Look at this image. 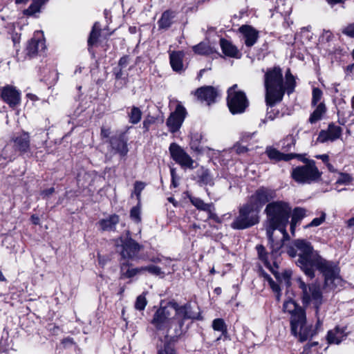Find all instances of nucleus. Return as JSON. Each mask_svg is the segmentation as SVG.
I'll return each mask as SVG.
<instances>
[{
	"mask_svg": "<svg viewBox=\"0 0 354 354\" xmlns=\"http://www.w3.org/2000/svg\"><path fill=\"white\" fill-rule=\"evenodd\" d=\"M218 93L217 90L212 86H202L195 91V95L201 102H205L210 105L215 102Z\"/></svg>",
	"mask_w": 354,
	"mask_h": 354,
	"instance_id": "18",
	"label": "nucleus"
},
{
	"mask_svg": "<svg viewBox=\"0 0 354 354\" xmlns=\"http://www.w3.org/2000/svg\"><path fill=\"white\" fill-rule=\"evenodd\" d=\"M316 106H317L315 109L310 114V118L308 119V122L310 124L316 123L317 122L322 120L323 115L325 114L326 111V107L324 102H320L319 104Z\"/></svg>",
	"mask_w": 354,
	"mask_h": 354,
	"instance_id": "31",
	"label": "nucleus"
},
{
	"mask_svg": "<svg viewBox=\"0 0 354 354\" xmlns=\"http://www.w3.org/2000/svg\"><path fill=\"white\" fill-rule=\"evenodd\" d=\"M186 115L185 108L180 103H178L175 111L170 114L166 122L170 132L176 133L180 129Z\"/></svg>",
	"mask_w": 354,
	"mask_h": 354,
	"instance_id": "14",
	"label": "nucleus"
},
{
	"mask_svg": "<svg viewBox=\"0 0 354 354\" xmlns=\"http://www.w3.org/2000/svg\"><path fill=\"white\" fill-rule=\"evenodd\" d=\"M129 62V58L127 55L122 57L119 62H118V66H117L119 68L124 69L127 66Z\"/></svg>",
	"mask_w": 354,
	"mask_h": 354,
	"instance_id": "53",
	"label": "nucleus"
},
{
	"mask_svg": "<svg viewBox=\"0 0 354 354\" xmlns=\"http://www.w3.org/2000/svg\"><path fill=\"white\" fill-rule=\"evenodd\" d=\"M306 215V210L302 207H295L293 209L292 218L294 221L300 222L303 218Z\"/></svg>",
	"mask_w": 354,
	"mask_h": 354,
	"instance_id": "40",
	"label": "nucleus"
},
{
	"mask_svg": "<svg viewBox=\"0 0 354 354\" xmlns=\"http://www.w3.org/2000/svg\"><path fill=\"white\" fill-rule=\"evenodd\" d=\"M44 50V34L42 30L35 31L32 37L27 42L25 48L26 57L30 59L37 57Z\"/></svg>",
	"mask_w": 354,
	"mask_h": 354,
	"instance_id": "13",
	"label": "nucleus"
},
{
	"mask_svg": "<svg viewBox=\"0 0 354 354\" xmlns=\"http://www.w3.org/2000/svg\"><path fill=\"white\" fill-rule=\"evenodd\" d=\"M44 5V0H32L30 6L24 10V15L28 17H37V15L41 12Z\"/></svg>",
	"mask_w": 354,
	"mask_h": 354,
	"instance_id": "30",
	"label": "nucleus"
},
{
	"mask_svg": "<svg viewBox=\"0 0 354 354\" xmlns=\"http://www.w3.org/2000/svg\"><path fill=\"white\" fill-rule=\"evenodd\" d=\"M326 218V214L324 212L322 213V215L319 218H315L309 224H308L305 227H317L320 225Z\"/></svg>",
	"mask_w": 354,
	"mask_h": 354,
	"instance_id": "49",
	"label": "nucleus"
},
{
	"mask_svg": "<svg viewBox=\"0 0 354 354\" xmlns=\"http://www.w3.org/2000/svg\"><path fill=\"white\" fill-rule=\"evenodd\" d=\"M342 133V129L334 124H329L326 130H322L317 138V142L325 143L330 141L333 142L340 138Z\"/></svg>",
	"mask_w": 354,
	"mask_h": 354,
	"instance_id": "16",
	"label": "nucleus"
},
{
	"mask_svg": "<svg viewBox=\"0 0 354 354\" xmlns=\"http://www.w3.org/2000/svg\"><path fill=\"white\" fill-rule=\"evenodd\" d=\"M212 326L214 330L221 332L223 336H227V327L224 319L221 318L214 319L212 322Z\"/></svg>",
	"mask_w": 354,
	"mask_h": 354,
	"instance_id": "36",
	"label": "nucleus"
},
{
	"mask_svg": "<svg viewBox=\"0 0 354 354\" xmlns=\"http://www.w3.org/2000/svg\"><path fill=\"white\" fill-rule=\"evenodd\" d=\"M214 207H209L208 211H205L208 214V218L213 219L216 222H220V220L218 217V216L214 212Z\"/></svg>",
	"mask_w": 354,
	"mask_h": 354,
	"instance_id": "54",
	"label": "nucleus"
},
{
	"mask_svg": "<svg viewBox=\"0 0 354 354\" xmlns=\"http://www.w3.org/2000/svg\"><path fill=\"white\" fill-rule=\"evenodd\" d=\"M140 273H142V267L132 268L130 264L124 262L120 265V277L122 279H131Z\"/></svg>",
	"mask_w": 354,
	"mask_h": 354,
	"instance_id": "26",
	"label": "nucleus"
},
{
	"mask_svg": "<svg viewBox=\"0 0 354 354\" xmlns=\"http://www.w3.org/2000/svg\"><path fill=\"white\" fill-rule=\"evenodd\" d=\"M315 158L322 160L325 164L329 160V156L327 154L317 155Z\"/></svg>",
	"mask_w": 354,
	"mask_h": 354,
	"instance_id": "61",
	"label": "nucleus"
},
{
	"mask_svg": "<svg viewBox=\"0 0 354 354\" xmlns=\"http://www.w3.org/2000/svg\"><path fill=\"white\" fill-rule=\"evenodd\" d=\"M147 271L151 274L158 276L162 274L160 268L154 265H150L148 266H142V272Z\"/></svg>",
	"mask_w": 354,
	"mask_h": 354,
	"instance_id": "44",
	"label": "nucleus"
},
{
	"mask_svg": "<svg viewBox=\"0 0 354 354\" xmlns=\"http://www.w3.org/2000/svg\"><path fill=\"white\" fill-rule=\"evenodd\" d=\"M254 133L244 132L241 134V142H247L250 139H251L253 136Z\"/></svg>",
	"mask_w": 354,
	"mask_h": 354,
	"instance_id": "58",
	"label": "nucleus"
},
{
	"mask_svg": "<svg viewBox=\"0 0 354 354\" xmlns=\"http://www.w3.org/2000/svg\"><path fill=\"white\" fill-rule=\"evenodd\" d=\"M277 194L274 189L261 187L250 197L248 203L260 212L261 207L271 200L275 198Z\"/></svg>",
	"mask_w": 354,
	"mask_h": 354,
	"instance_id": "10",
	"label": "nucleus"
},
{
	"mask_svg": "<svg viewBox=\"0 0 354 354\" xmlns=\"http://www.w3.org/2000/svg\"><path fill=\"white\" fill-rule=\"evenodd\" d=\"M184 53L182 51H174L169 55V61L172 69L177 72L181 73L184 71L183 60Z\"/></svg>",
	"mask_w": 354,
	"mask_h": 354,
	"instance_id": "24",
	"label": "nucleus"
},
{
	"mask_svg": "<svg viewBox=\"0 0 354 354\" xmlns=\"http://www.w3.org/2000/svg\"><path fill=\"white\" fill-rule=\"evenodd\" d=\"M113 73L115 77V87L121 89L125 86L128 82V75L124 73L123 69L115 67L113 68Z\"/></svg>",
	"mask_w": 354,
	"mask_h": 354,
	"instance_id": "29",
	"label": "nucleus"
},
{
	"mask_svg": "<svg viewBox=\"0 0 354 354\" xmlns=\"http://www.w3.org/2000/svg\"><path fill=\"white\" fill-rule=\"evenodd\" d=\"M298 156H296L295 158H298L299 160H301L302 162L304 163V165H308V161H314L313 160H310V159H308V158H304L302 155L301 154H297Z\"/></svg>",
	"mask_w": 354,
	"mask_h": 354,
	"instance_id": "64",
	"label": "nucleus"
},
{
	"mask_svg": "<svg viewBox=\"0 0 354 354\" xmlns=\"http://www.w3.org/2000/svg\"><path fill=\"white\" fill-rule=\"evenodd\" d=\"M256 249L258 252L259 258L263 262L264 265L267 268H270L271 266L268 261V253L266 252L265 248L262 245H257Z\"/></svg>",
	"mask_w": 354,
	"mask_h": 354,
	"instance_id": "39",
	"label": "nucleus"
},
{
	"mask_svg": "<svg viewBox=\"0 0 354 354\" xmlns=\"http://www.w3.org/2000/svg\"><path fill=\"white\" fill-rule=\"evenodd\" d=\"M169 151L171 158L182 167L194 169V160L191 156L178 144L172 142Z\"/></svg>",
	"mask_w": 354,
	"mask_h": 354,
	"instance_id": "12",
	"label": "nucleus"
},
{
	"mask_svg": "<svg viewBox=\"0 0 354 354\" xmlns=\"http://www.w3.org/2000/svg\"><path fill=\"white\" fill-rule=\"evenodd\" d=\"M342 33L349 37L354 38V22L347 25L342 30Z\"/></svg>",
	"mask_w": 354,
	"mask_h": 354,
	"instance_id": "51",
	"label": "nucleus"
},
{
	"mask_svg": "<svg viewBox=\"0 0 354 354\" xmlns=\"http://www.w3.org/2000/svg\"><path fill=\"white\" fill-rule=\"evenodd\" d=\"M156 122V118L151 115H147L143 122H142V128L144 129V132H148L151 126Z\"/></svg>",
	"mask_w": 354,
	"mask_h": 354,
	"instance_id": "46",
	"label": "nucleus"
},
{
	"mask_svg": "<svg viewBox=\"0 0 354 354\" xmlns=\"http://www.w3.org/2000/svg\"><path fill=\"white\" fill-rule=\"evenodd\" d=\"M270 286H271V288L272 289V290L275 292H279L280 291V287L273 280H270Z\"/></svg>",
	"mask_w": 354,
	"mask_h": 354,
	"instance_id": "60",
	"label": "nucleus"
},
{
	"mask_svg": "<svg viewBox=\"0 0 354 354\" xmlns=\"http://www.w3.org/2000/svg\"><path fill=\"white\" fill-rule=\"evenodd\" d=\"M201 139V136L196 133L193 136H192L191 141H190V147L191 149L197 152V153H201L203 149L202 147L200 145V142Z\"/></svg>",
	"mask_w": 354,
	"mask_h": 354,
	"instance_id": "38",
	"label": "nucleus"
},
{
	"mask_svg": "<svg viewBox=\"0 0 354 354\" xmlns=\"http://www.w3.org/2000/svg\"><path fill=\"white\" fill-rule=\"evenodd\" d=\"M290 212L291 207L289 204L282 201L270 202L266 207L265 213L267 216L266 224V235L272 255L278 253L282 246L281 242H275L274 240V232L278 229L283 234L284 238L288 236L286 227L288 223Z\"/></svg>",
	"mask_w": 354,
	"mask_h": 354,
	"instance_id": "4",
	"label": "nucleus"
},
{
	"mask_svg": "<svg viewBox=\"0 0 354 354\" xmlns=\"http://www.w3.org/2000/svg\"><path fill=\"white\" fill-rule=\"evenodd\" d=\"M346 337L344 328L335 327L333 330L328 331L327 339L330 344H339Z\"/></svg>",
	"mask_w": 354,
	"mask_h": 354,
	"instance_id": "25",
	"label": "nucleus"
},
{
	"mask_svg": "<svg viewBox=\"0 0 354 354\" xmlns=\"http://www.w3.org/2000/svg\"><path fill=\"white\" fill-rule=\"evenodd\" d=\"M198 177V183L201 186L207 185L212 186L214 185L213 178L208 169H203Z\"/></svg>",
	"mask_w": 354,
	"mask_h": 354,
	"instance_id": "35",
	"label": "nucleus"
},
{
	"mask_svg": "<svg viewBox=\"0 0 354 354\" xmlns=\"http://www.w3.org/2000/svg\"><path fill=\"white\" fill-rule=\"evenodd\" d=\"M323 37H324L327 41H330L332 40L333 35L329 30H324L323 32Z\"/></svg>",
	"mask_w": 354,
	"mask_h": 354,
	"instance_id": "59",
	"label": "nucleus"
},
{
	"mask_svg": "<svg viewBox=\"0 0 354 354\" xmlns=\"http://www.w3.org/2000/svg\"><path fill=\"white\" fill-rule=\"evenodd\" d=\"M199 313L194 312L190 302L179 305L174 300L166 306H160L153 314L151 324L157 331L167 337L174 330V337H179L185 333V321L198 319Z\"/></svg>",
	"mask_w": 354,
	"mask_h": 354,
	"instance_id": "2",
	"label": "nucleus"
},
{
	"mask_svg": "<svg viewBox=\"0 0 354 354\" xmlns=\"http://www.w3.org/2000/svg\"><path fill=\"white\" fill-rule=\"evenodd\" d=\"M237 84H234L227 90V104L232 114H241L245 112L249 105L245 93L237 90Z\"/></svg>",
	"mask_w": 354,
	"mask_h": 354,
	"instance_id": "8",
	"label": "nucleus"
},
{
	"mask_svg": "<svg viewBox=\"0 0 354 354\" xmlns=\"http://www.w3.org/2000/svg\"><path fill=\"white\" fill-rule=\"evenodd\" d=\"M111 135V129L109 127H102L100 136L102 138H108Z\"/></svg>",
	"mask_w": 354,
	"mask_h": 354,
	"instance_id": "55",
	"label": "nucleus"
},
{
	"mask_svg": "<svg viewBox=\"0 0 354 354\" xmlns=\"http://www.w3.org/2000/svg\"><path fill=\"white\" fill-rule=\"evenodd\" d=\"M120 221L119 216L117 214L110 215L106 218H103L97 223L102 231H115L117 224Z\"/></svg>",
	"mask_w": 354,
	"mask_h": 354,
	"instance_id": "23",
	"label": "nucleus"
},
{
	"mask_svg": "<svg viewBox=\"0 0 354 354\" xmlns=\"http://www.w3.org/2000/svg\"><path fill=\"white\" fill-rule=\"evenodd\" d=\"M109 142L111 150L113 151L115 153H118L122 157L127 154L129 151L127 140L125 139L123 133L111 136L109 138Z\"/></svg>",
	"mask_w": 354,
	"mask_h": 354,
	"instance_id": "17",
	"label": "nucleus"
},
{
	"mask_svg": "<svg viewBox=\"0 0 354 354\" xmlns=\"http://www.w3.org/2000/svg\"><path fill=\"white\" fill-rule=\"evenodd\" d=\"M100 32L101 28L99 24L97 22L95 23L88 39V46L89 47L93 46L97 42L98 38L100 36Z\"/></svg>",
	"mask_w": 354,
	"mask_h": 354,
	"instance_id": "33",
	"label": "nucleus"
},
{
	"mask_svg": "<svg viewBox=\"0 0 354 354\" xmlns=\"http://www.w3.org/2000/svg\"><path fill=\"white\" fill-rule=\"evenodd\" d=\"M191 203L198 210L201 211H208L209 207H213V203H206L200 198L189 196V197Z\"/></svg>",
	"mask_w": 354,
	"mask_h": 354,
	"instance_id": "34",
	"label": "nucleus"
},
{
	"mask_svg": "<svg viewBox=\"0 0 354 354\" xmlns=\"http://www.w3.org/2000/svg\"><path fill=\"white\" fill-rule=\"evenodd\" d=\"M145 187V184L140 181H136L134 184V191L133 193L138 198V199L140 198L141 192L144 189Z\"/></svg>",
	"mask_w": 354,
	"mask_h": 354,
	"instance_id": "50",
	"label": "nucleus"
},
{
	"mask_svg": "<svg viewBox=\"0 0 354 354\" xmlns=\"http://www.w3.org/2000/svg\"><path fill=\"white\" fill-rule=\"evenodd\" d=\"M299 288L301 290V298L305 306H313L316 313L324 302L323 294L320 285L316 283H306L301 278L297 279Z\"/></svg>",
	"mask_w": 354,
	"mask_h": 354,
	"instance_id": "5",
	"label": "nucleus"
},
{
	"mask_svg": "<svg viewBox=\"0 0 354 354\" xmlns=\"http://www.w3.org/2000/svg\"><path fill=\"white\" fill-rule=\"evenodd\" d=\"M142 112L140 108L133 106L128 113L129 122L132 124L139 123L142 118Z\"/></svg>",
	"mask_w": 354,
	"mask_h": 354,
	"instance_id": "32",
	"label": "nucleus"
},
{
	"mask_svg": "<svg viewBox=\"0 0 354 354\" xmlns=\"http://www.w3.org/2000/svg\"><path fill=\"white\" fill-rule=\"evenodd\" d=\"M352 180L351 176L348 174H341L338 179L337 180V183L338 184H348Z\"/></svg>",
	"mask_w": 354,
	"mask_h": 354,
	"instance_id": "52",
	"label": "nucleus"
},
{
	"mask_svg": "<svg viewBox=\"0 0 354 354\" xmlns=\"http://www.w3.org/2000/svg\"><path fill=\"white\" fill-rule=\"evenodd\" d=\"M299 223V222L297 221H294L292 218L291 219V221H290V232H291L292 234H295V227H296L297 225Z\"/></svg>",
	"mask_w": 354,
	"mask_h": 354,
	"instance_id": "62",
	"label": "nucleus"
},
{
	"mask_svg": "<svg viewBox=\"0 0 354 354\" xmlns=\"http://www.w3.org/2000/svg\"><path fill=\"white\" fill-rule=\"evenodd\" d=\"M157 354H176V352L171 345L165 344L162 347L158 349Z\"/></svg>",
	"mask_w": 354,
	"mask_h": 354,
	"instance_id": "48",
	"label": "nucleus"
},
{
	"mask_svg": "<svg viewBox=\"0 0 354 354\" xmlns=\"http://www.w3.org/2000/svg\"><path fill=\"white\" fill-rule=\"evenodd\" d=\"M264 86L266 89V103L274 106L280 102L286 93L290 95L295 91L296 80L288 69L285 74V80L282 70L279 66L268 68L264 75Z\"/></svg>",
	"mask_w": 354,
	"mask_h": 354,
	"instance_id": "3",
	"label": "nucleus"
},
{
	"mask_svg": "<svg viewBox=\"0 0 354 354\" xmlns=\"http://www.w3.org/2000/svg\"><path fill=\"white\" fill-rule=\"evenodd\" d=\"M296 140L293 135H288L280 141L281 149L284 151H289L295 146Z\"/></svg>",
	"mask_w": 354,
	"mask_h": 354,
	"instance_id": "37",
	"label": "nucleus"
},
{
	"mask_svg": "<svg viewBox=\"0 0 354 354\" xmlns=\"http://www.w3.org/2000/svg\"><path fill=\"white\" fill-rule=\"evenodd\" d=\"M242 35L244 44L247 47H252L258 40L259 32L250 25H243L239 28Z\"/></svg>",
	"mask_w": 354,
	"mask_h": 354,
	"instance_id": "19",
	"label": "nucleus"
},
{
	"mask_svg": "<svg viewBox=\"0 0 354 354\" xmlns=\"http://www.w3.org/2000/svg\"><path fill=\"white\" fill-rule=\"evenodd\" d=\"M259 212L248 202L239 208L238 215L230 224L233 230H243L259 223Z\"/></svg>",
	"mask_w": 354,
	"mask_h": 354,
	"instance_id": "6",
	"label": "nucleus"
},
{
	"mask_svg": "<svg viewBox=\"0 0 354 354\" xmlns=\"http://www.w3.org/2000/svg\"><path fill=\"white\" fill-rule=\"evenodd\" d=\"M266 153L268 157L272 160L275 161H288L292 159H294L296 156H297V153H284L280 152L279 150L272 147H268L266 149Z\"/></svg>",
	"mask_w": 354,
	"mask_h": 354,
	"instance_id": "21",
	"label": "nucleus"
},
{
	"mask_svg": "<svg viewBox=\"0 0 354 354\" xmlns=\"http://www.w3.org/2000/svg\"><path fill=\"white\" fill-rule=\"evenodd\" d=\"M1 97L10 107H15L20 104L21 93L15 87L7 85L0 89Z\"/></svg>",
	"mask_w": 354,
	"mask_h": 354,
	"instance_id": "15",
	"label": "nucleus"
},
{
	"mask_svg": "<svg viewBox=\"0 0 354 354\" xmlns=\"http://www.w3.org/2000/svg\"><path fill=\"white\" fill-rule=\"evenodd\" d=\"M267 113H266V119L268 120H274L277 115L279 114V111L278 110H275L273 107L274 106H269L268 104H267Z\"/></svg>",
	"mask_w": 354,
	"mask_h": 354,
	"instance_id": "47",
	"label": "nucleus"
},
{
	"mask_svg": "<svg viewBox=\"0 0 354 354\" xmlns=\"http://www.w3.org/2000/svg\"><path fill=\"white\" fill-rule=\"evenodd\" d=\"M322 172L316 166L315 161H308V165L297 166L291 171L292 178L298 184L310 185L319 182Z\"/></svg>",
	"mask_w": 354,
	"mask_h": 354,
	"instance_id": "7",
	"label": "nucleus"
},
{
	"mask_svg": "<svg viewBox=\"0 0 354 354\" xmlns=\"http://www.w3.org/2000/svg\"><path fill=\"white\" fill-rule=\"evenodd\" d=\"M97 259H98L99 264L102 267H104L107 263V262L110 261V259L109 257L102 256L99 254H97Z\"/></svg>",
	"mask_w": 354,
	"mask_h": 354,
	"instance_id": "57",
	"label": "nucleus"
},
{
	"mask_svg": "<svg viewBox=\"0 0 354 354\" xmlns=\"http://www.w3.org/2000/svg\"><path fill=\"white\" fill-rule=\"evenodd\" d=\"M117 251L123 260H134L138 259L139 252L142 248V245L138 243L133 239L119 238L115 241Z\"/></svg>",
	"mask_w": 354,
	"mask_h": 354,
	"instance_id": "9",
	"label": "nucleus"
},
{
	"mask_svg": "<svg viewBox=\"0 0 354 354\" xmlns=\"http://www.w3.org/2000/svg\"><path fill=\"white\" fill-rule=\"evenodd\" d=\"M12 141L14 142L15 149L21 153H26L30 149V136L26 132L14 134Z\"/></svg>",
	"mask_w": 354,
	"mask_h": 354,
	"instance_id": "20",
	"label": "nucleus"
},
{
	"mask_svg": "<svg viewBox=\"0 0 354 354\" xmlns=\"http://www.w3.org/2000/svg\"><path fill=\"white\" fill-rule=\"evenodd\" d=\"M147 304V301L144 294L137 297L135 302V308L138 310H143Z\"/></svg>",
	"mask_w": 354,
	"mask_h": 354,
	"instance_id": "41",
	"label": "nucleus"
},
{
	"mask_svg": "<svg viewBox=\"0 0 354 354\" xmlns=\"http://www.w3.org/2000/svg\"><path fill=\"white\" fill-rule=\"evenodd\" d=\"M130 217L136 223L141 221L140 209L138 206L133 207L130 211Z\"/></svg>",
	"mask_w": 354,
	"mask_h": 354,
	"instance_id": "45",
	"label": "nucleus"
},
{
	"mask_svg": "<svg viewBox=\"0 0 354 354\" xmlns=\"http://www.w3.org/2000/svg\"><path fill=\"white\" fill-rule=\"evenodd\" d=\"M293 244L297 251L293 248H290L287 252L290 257H298L295 263L307 277L310 279L314 278L317 269L324 277L325 288L334 290L342 286L343 281L339 276V268L334 262L323 259L306 240L297 239Z\"/></svg>",
	"mask_w": 354,
	"mask_h": 354,
	"instance_id": "1",
	"label": "nucleus"
},
{
	"mask_svg": "<svg viewBox=\"0 0 354 354\" xmlns=\"http://www.w3.org/2000/svg\"><path fill=\"white\" fill-rule=\"evenodd\" d=\"M175 17V12L171 10L165 11L160 19L158 21V27L160 29L167 30L171 27L174 22Z\"/></svg>",
	"mask_w": 354,
	"mask_h": 354,
	"instance_id": "28",
	"label": "nucleus"
},
{
	"mask_svg": "<svg viewBox=\"0 0 354 354\" xmlns=\"http://www.w3.org/2000/svg\"><path fill=\"white\" fill-rule=\"evenodd\" d=\"M283 308L284 312H287L291 315L290 322L293 321L294 318H297V317H299V315L301 313L304 316H306L305 310L292 299L285 301L283 305Z\"/></svg>",
	"mask_w": 354,
	"mask_h": 354,
	"instance_id": "22",
	"label": "nucleus"
},
{
	"mask_svg": "<svg viewBox=\"0 0 354 354\" xmlns=\"http://www.w3.org/2000/svg\"><path fill=\"white\" fill-rule=\"evenodd\" d=\"M328 4H329L330 6H334L336 4L338 3H344L345 0H326Z\"/></svg>",
	"mask_w": 354,
	"mask_h": 354,
	"instance_id": "63",
	"label": "nucleus"
},
{
	"mask_svg": "<svg viewBox=\"0 0 354 354\" xmlns=\"http://www.w3.org/2000/svg\"><path fill=\"white\" fill-rule=\"evenodd\" d=\"M323 93L319 88H313L312 92V101L313 106L317 105L318 102L321 100Z\"/></svg>",
	"mask_w": 354,
	"mask_h": 354,
	"instance_id": "43",
	"label": "nucleus"
},
{
	"mask_svg": "<svg viewBox=\"0 0 354 354\" xmlns=\"http://www.w3.org/2000/svg\"><path fill=\"white\" fill-rule=\"evenodd\" d=\"M234 149L238 154L243 153L248 151V148L245 146L241 145L239 143H237L234 145Z\"/></svg>",
	"mask_w": 354,
	"mask_h": 354,
	"instance_id": "56",
	"label": "nucleus"
},
{
	"mask_svg": "<svg viewBox=\"0 0 354 354\" xmlns=\"http://www.w3.org/2000/svg\"><path fill=\"white\" fill-rule=\"evenodd\" d=\"M220 45L223 53L227 57H239V51L232 43L224 38L220 39Z\"/></svg>",
	"mask_w": 354,
	"mask_h": 354,
	"instance_id": "27",
	"label": "nucleus"
},
{
	"mask_svg": "<svg viewBox=\"0 0 354 354\" xmlns=\"http://www.w3.org/2000/svg\"><path fill=\"white\" fill-rule=\"evenodd\" d=\"M299 316L290 322L291 332L295 336H299L301 342H304L315 335L316 331L313 330L311 326H306V316L302 313Z\"/></svg>",
	"mask_w": 354,
	"mask_h": 354,
	"instance_id": "11",
	"label": "nucleus"
},
{
	"mask_svg": "<svg viewBox=\"0 0 354 354\" xmlns=\"http://www.w3.org/2000/svg\"><path fill=\"white\" fill-rule=\"evenodd\" d=\"M193 50L199 55H207L210 52L208 45L204 43H200L193 47Z\"/></svg>",
	"mask_w": 354,
	"mask_h": 354,
	"instance_id": "42",
	"label": "nucleus"
}]
</instances>
